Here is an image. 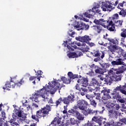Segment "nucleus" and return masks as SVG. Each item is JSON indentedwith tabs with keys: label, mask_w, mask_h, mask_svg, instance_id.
<instances>
[{
	"label": "nucleus",
	"mask_w": 126,
	"mask_h": 126,
	"mask_svg": "<svg viewBox=\"0 0 126 126\" xmlns=\"http://www.w3.org/2000/svg\"><path fill=\"white\" fill-rule=\"evenodd\" d=\"M49 85H46L45 87H43L42 89H41L39 91H37V93H39L40 96L43 98V101L46 102L48 101V96H46L45 95H47V93L48 92H50V94L53 95L56 93V91L59 89V90H61L62 89V83L61 82H57V81H54V83H52V84L51 83L49 84Z\"/></svg>",
	"instance_id": "nucleus-1"
},
{
	"label": "nucleus",
	"mask_w": 126,
	"mask_h": 126,
	"mask_svg": "<svg viewBox=\"0 0 126 126\" xmlns=\"http://www.w3.org/2000/svg\"><path fill=\"white\" fill-rule=\"evenodd\" d=\"M51 111L52 107L49 104H46L45 106L41 107L40 110L36 111V115L32 114V119L39 122V119H40V118H45V117H47Z\"/></svg>",
	"instance_id": "nucleus-2"
},
{
	"label": "nucleus",
	"mask_w": 126,
	"mask_h": 126,
	"mask_svg": "<svg viewBox=\"0 0 126 126\" xmlns=\"http://www.w3.org/2000/svg\"><path fill=\"white\" fill-rule=\"evenodd\" d=\"M126 88V84H125V85L124 86L120 85V86H118L114 89L113 93L111 94L112 95H113V99H117L118 100L122 99V96H121V95H120V93L118 91H120L122 94L126 95V91L125 90Z\"/></svg>",
	"instance_id": "nucleus-3"
},
{
	"label": "nucleus",
	"mask_w": 126,
	"mask_h": 126,
	"mask_svg": "<svg viewBox=\"0 0 126 126\" xmlns=\"http://www.w3.org/2000/svg\"><path fill=\"white\" fill-rule=\"evenodd\" d=\"M75 96L74 94L69 95L67 97H63V99L62 97H60L55 102V107H58L62 102H63V104L65 105H69L70 103H72L74 101Z\"/></svg>",
	"instance_id": "nucleus-4"
},
{
	"label": "nucleus",
	"mask_w": 126,
	"mask_h": 126,
	"mask_svg": "<svg viewBox=\"0 0 126 126\" xmlns=\"http://www.w3.org/2000/svg\"><path fill=\"white\" fill-rule=\"evenodd\" d=\"M68 76L69 77V79H67L65 78V77H61V80L56 81L57 82H61L62 85V87H64V85H63V83L65 84H69L70 82H71V79H75V78H78V74H74L72 73V72H68L67 73Z\"/></svg>",
	"instance_id": "nucleus-5"
},
{
	"label": "nucleus",
	"mask_w": 126,
	"mask_h": 126,
	"mask_svg": "<svg viewBox=\"0 0 126 126\" xmlns=\"http://www.w3.org/2000/svg\"><path fill=\"white\" fill-rule=\"evenodd\" d=\"M24 83V80H23V78H22L20 80V82H18V83H14L12 82V81H11L10 82L9 81H7L5 84V87H3L2 89L4 90H9V89L8 88H14L15 86H19L20 87Z\"/></svg>",
	"instance_id": "nucleus-6"
},
{
	"label": "nucleus",
	"mask_w": 126,
	"mask_h": 126,
	"mask_svg": "<svg viewBox=\"0 0 126 126\" xmlns=\"http://www.w3.org/2000/svg\"><path fill=\"white\" fill-rule=\"evenodd\" d=\"M101 108V111L97 110V113L95 114H93L94 115V116L92 119V122H95V123H97L99 126H102V120H103V119L100 117V115H102V114L104 113V111H105L104 107H102Z\"/></svg>",
	"instance_id": "nucleus-7"
},
{
	"label": "nucleus",
	"mask_w": 126,
	"mask_h": 126,
	"mask_svg": "<svg viewBox=\"0 0 126 126\" xmlns=\"http://www.w3.org/2000/svg\"><path fill=\"white\" fill-rule=\"evenodd\" d=\"M119 3V1H116L115 2V4H113L112 3L110 2L109 1H107L104 2L103 5L101 6V8L103 10V11H107V8L109 9H115V7L113 6V5H114V6H116L117 4Z\"/></svg>",
	"instance_id": "nucleus-8"
},
{
	"label": "nucleus",
	"mask_w": 126,
	"mask_h": 126,
	"mask_svg": "<svg viewBox=\"0 0 126 126\" xmlns=\"http://www.w3.org/2000/svg\"><path fill=\"white\" fill-rule=\"evenodd\" d=\"M101 93H103V96L101 98V100L104 104H106L107 103V101L110 100L112 98V97L111 95H110V90L107 89H104L102 91H101Z\"/></svg>",
	"instance_id": "nucleus-9"
},
{
	"label": "nucleus",
	"mask_w": 126,
	"mask_h": 126,
	"mask_svg": "<svg viewBox=\"0 0 126 126\" xmlns=\"http://www.w3.org/2000/svg\"><path fill=\"white\" fill-rule=\"evenodd\" d=\"M82 113L84 116L87 117L88 115H93L98 114L97 110H93V109H91L90 108H87V106L85 107L84 109H82Z\"/></svg>",
	"instance_id": "nucleus-10"
},
{
	"label": "nucleus",
	"mask_w": 126,
	"mask_h": 126,
	"mask_svg": "<svg viewBox=\"0 0 126 126\" xmlns=\"http://www.w3.org/2000/svg\"><path fill=\"white\" fill-rule=\"evenodd\" d=\"M77 105L78 106V109L81 111L82 110H84V108L87 106H89L88 102L84 99H80L77 101Z\"/></svg>",
	"instance_id": "nucleus-11"
},
{
	"label": "nucleus",
	"mask_w": 126,
	"mask_h": 126,
	"mask_svg": "<svg viewBox=\"0 0 126 126\" xmlns=\"http://www.w3.org/2000/svg\"><path fill=\"white\" fill-rule=\"evenodd\" d=\"M124 5L126 4V2L125 1H123L122 3H119L117 6V8L121 10V11L119 12V15H121V16L123 17H126V11L124 8H123L124 7Z\"/></svg>",
	"instance_id": "nucleus-12"
},
{
	"label": "nucleus",
	"mask_w": 126,
	"mask_h": 126,
	"mask_svg": "<svg viewBox=\"0 0 126 126\" xmlns=\"http://www.w3.org/2000/svg\"><path fill=\"white\" fill-rule=\"evenodd\" d=\"M75 28H79L80 30H88L89 29V25H86L83 23L81 24L78 23L75 26Z\"/></svg>",
	"instance_id": "nucleus-13"
},
{
	"label": "nucleus",
	"mask_w": 126,
	"mask_h": 126,
	"mask_svg": "<svg viewBox=\"0 0 126 126\" xmlns=\"http://www.w3.org/2000/svg\"><path fill=\"white\" fill-rule=\"evenodd\" d=\"M108 116L111 119H117L118 117V111L113 109L108 110Z\"/></svg>",
	"instance_id": "nucleus-14"
},
{
	"label": "nucleus",
	"mask_w": 126,
	"mask_h": 126,
	"mask_svg": "<svg viewBox=\"0 0 126 126\" xmlns=\"http://www.w3.org/2000/svg\"><path fill=\"white\" fill-rule=\"evenodd\" d=\"M77 83L82 84L83 87H87L88 85V79H87V78L82 77L81 79L77 80Z\"/></svg>",
	"instance_id": "nucleus-15"
},
{
	"label": "nucleus",
	"mask_w": 126,
	"mask_h": 126,
	"mask_svg": "<svg viewBox=\"0 0 126 126\" xmlns=\"http://www.w3.org/2000/svg\"><path fill=\"white\" fill-rule=\"evenodd\" d=\"M61 120H62V119L60 118H55L54 119V120H53L51 124V125H54V126H64V124H63V123H62V124H61Z\"/></svg>",
	"instance_id": "nucleus-16"
},
{
	"label": "nucleus",
	"mask_w": 126,
	"mask_h": 126,
	"mask_svg": "<svg viewBox=\"0 0 126 126\" xmlns=\"http://www.w3.org/2000/svg\"><path fill=\"white\" fill-rule=\"evenodd\" d=\"M113 77L114 81H121L122 80V77H123V75L121 73H117V71L114 74H112Z\"/></svg>",
	"instance_id": "nucleus-17"
},
{
	"label": "nucleus",
	"mask_w": 126,
	"mask_h": 126,
	"mask_svg": "<svg viewBox=\"0 0 126 126\" xmlns=\"http://www.w3.org/2000/svg\"><path fill=\"white\" fill-rule=\"evenodd\" d=\"M79 41H81V42H84L85 43H87V42H89V41H91V38L89 35H85L82 37H78Z\"/></svg>",
	"instance_id": "nucleus-18"
},
{
	"label": "nucleus",
	"mask_w": 126,
	"mask_h": 126,
	"mask_svg": "<svg viewBox=\"0 0 126 126\" xmlns=\"http://www.w3.org/2000/svg\"><path fill=\"white\" fill-rule=\"evenodd\" d=\"M123 59H118L116 61H113L111 62V64L112 65H121V64H124V62H123Z\"/></svg>",
	"instance_id": "nucleus-19"
},
{
	"label": "nucleus",
	"mask_w": 126,
	"mask_h": 126,
	"mask_svg": "<svg viewBox=\"0 0 126 126\" xmlns=\"http://www.w3.org/2000/svg\"><path fill=\"white\" fill-rule=\"evenodd\" d=\"M107 29L109 30V31H111V32H114L115 31V24L113 23L112 21H110V22L109 23V24L106 27Z\"/></svg>",
	"instance_id": "nucleus-20"
},
{
	"label": "nucleus",
	"mask_w": 126,
	"mask_h": 126,
	"mask_svg": "<svg viewBox=\"0 0 126 126\" xmlns=\"http://www.w3.org/2000/svg\"><path fill=\"white\" fill-rule=\"evenodd\" d=\"M70 45H67V48L69 50V51H74V49H76V48H77L76 44H75V42L74 41L70 44Z\"/></svg>",
	"instance_id": "nucleus-21"
},
{
	"label": "nucleus",
	"mask_w": 126,
	"mask_h": 126,
	"mask_svg": "<svg viewBox=\"0 0 126 126\" xmlns=\"http://www.w3.org/2000/svg\"><path fill=\"white\" fill-rule=\"evenodd\" d=\"M111 22V21H105L104 19H101V22L100 25L104 27V28H107V26L109 25V23Z\"/></svg>",
	"instance_id": "nucleus-22"
},
{
	"label": "nucleus",
	"mask_w": 126,
	"mask_h": 126,
	"mask_svg": "<svg viewBox=\"0 0 126 126\" xmlns=\"http://www.w3.org/2000/svg\"><path fill=\"white\" fill-rule=\"evenodd\" d=\"M91 84L93 86H95V85H96V86H100L101 85V83H100L99 81L96 80L95 78H94L92 79Z\"/></svg>",
	"instance_id": "nucleus-23"
},
{
	"label": "nucleus",
	"mask_w": 126,
	"mask_h": 126,
	"mask_svg": "<svg viewBox=\"0 0 126 126\" xmlns=\"http://www.w3.org/2000/svg\"><path fill=\"white\" fill-rule=\"evenodd\" d=\"M70 122L71 125L72 126L76 125L77 126H79V124H80V122L79 121L75 120L74 118H70Z\"/></svg>",
	"instance_id": "nucleus-24"
},
{
	"label": "nucleus",
	"mask_w": 126,
	"mask_h": 126,
	"mask_svg": "<svg viewBox=\"0 0 126 126\" xmlns=\"http://www.w3.org/2000/svg\"><path fill=\"white\" fill-rule=\"evenodd\" d=\"M108 49L112 54H114L115 52H117V50H118V46L117 45H110L109 46Z\"/></svg>",
	"instance_id": "nucleus-25"
},
{
	"label": "nucleus",
	"mask_w": 126,
	"mask_h": 126,
	"mask_svg": "<svg viewBox=\"0 0 126 126\" xmlns=\"http://www.w3.org/2000/svg\"><path fill=\"white\" fill-rule=\"evenodd\" d=\"M15 114L19 118H24L22 115V110L21 109H15Z\"/></svg>",
	"instance_id": "nucleus-26"
},
{
	"label": "nucleus",
	"mask_w": 126,
	"mask_h": 126,
	"mask_svg": "<svg viewBox=\"0 0 126 126\" xmlns=\"http://www.w3.org/2000/svg\"><path fill=\"white\" fill-rule=\"evenodd\" d=\"M67 57L69 58L74 59V58H78V55L75 52H69L67 55Z\"/></svg>",
	"instance_id": "nucleus-27"
},
{
	"label": "nucleus",
	"mask_w": 126,
	"mask_h": 126,
	"mask_svg": "<svg viewBox=\"0 0 126 126\" xmlns=\"http://www.w3.org/2000/svg\"><path fill=\"white\" fill-rule=\"evenodd\" d=\"M94 30L95 31V32H97V33H101L102 32V27L101 26H94Z\"/></svg>",
	"instance_id": "nucleus-28"
},
{
	"label": "nucleus",
	"mask_w": 126,
	"mask_h": 126,
	"mask_svg": "<svg viewBox=\"0 0 126 126\" xmlns=\"http://www.w3.org/2000/svg\"><path fill=\"white\" fill-rule=\"evenodd\" d=\"M78 112V111L75 109H71L70 110H69L68 111V113H69L70 115H71V116H76Z\"/></svg>",
	"instance_id": "nucleus-29"
},
{
	"label": "nucleus",
	"mask_w": 126,
	"mask_h": 126,
	"mask_svg": "<svg viewBox=\"0 0 126 126\" xmlns=\"http://www.w3.org/2000/svg\"><path fill=\"white\" fill-rule=\"evenodd\" d=\"M81 46V51H82V52H88L89 47H88V46H87L85 43H83Z\"/></svg>",
	"instance_id": "nucleus-30"
},
{
	"label": "nucleus",
	"mask_w": 126,
	"mask_h": 126,
	"mask_svg": "<svg viewBox=\"0 0 126 126\" xmlns=\"http://www.w3.org/2000/svg\"><path fill=\"white\" fill-rule=\"evenodd\" d=\"M76 117H77V119L79 121H83L84 120V116L82 114H81L79 111H78L77 115H76Z\"/></svg>",
	"instance_id": "nucleus-31"
},
{
	"label": "nucleus",
	"mask_w": 126,
	"mask_h": 126,
	"mask_svg": "<svg viewBox=\"0 0 126 126\" xmlns=\"http://www.w3.org/2000/svg\"><path fill=\"white\" fill-rule=\"evenodd\" d=\"M105 80L107 83L109 84V85L111 84V83L114 81V77H113V75L107 77Z\"/></svg>",
	"instance_id": "nucleus-32"
},
{
	"label": "nucleus",
	"mask_w": 126,
	"mask_h": 126,
	"mask_svg": "<svg viewBox=\"0 0 126 126\" xmlns=\"http://www.w3.org/2000/svg\"><path fill=\"white\" fill-rule=\"evenodd\" d=\"M80 91L81 95L82 96H84V95H85V93H88V89L85 88H81Z\"/></svg>",
	"instance_id": "nucleus-33"
},
{
	"label": "nucleus",
	"mask_w": 126,
	"mask_h": 126,
	"mask_svg": "<svg viewBox=\"0 0 126 126\" xmlns=\"http://www.w3.org/2000/svg\"><path fill=\"white\" fill-rule=\"evenodd\" d=\"M126 67L123 66L121 69H118L116 71V73L118 74V73H123L124 71H126Z\"/></svg>",
	"instance_id": "nucleus-34"
},
{
	"label": "nucleus",
	"mask_w": 126,
	"mask_h": 126,
	"mask_svg": "<svg viewBox=\"0 0 126 126\" xmlns=\"http://www.w3.org/2000/svg\"><path fill=\"white\" fill-rule=\"evenodd\" d=\"M95 72V73H98L99 74H104V70L101 67H98Z\"/></svg>",
	"instance_id": "nucleus-35"
},
{
	"label": "nucleus",
	"mask_w": 126,
	"mask_h": 126,
	"mask_svg": "<svg viewBox=\"0 0 126 126\" xmlns=\"http://www.w3.org/2000/svg\"><path fill=\"white\" fill-rule=\"evenodd\" d=\"M94 95L95 99L98 100L99 102H101V94L100 93H94Z\"/></svg>",
	"instance_id": "nucleus-36"
},
{
	"label": "nucleus",
	"mask_w": 126,
	"mask_h": 126,
	"mask_svg": "<svg viewBox=\"0 0 126 126\" xmlns=\"http://www.w3.org/2000/svg\"><path fill=\"white\" fill-rule=\"evenodd\" d=\"M123 20H121L115 21V23L116 24V26H117V27H121L122 25H123Z\"/></svg>",
	"instance_id": "nucleus-37"
},
{
	"label": "nucleus",
	"mask_w": 126,
	"mask_h": 126,
	"mask_svg": "<svg viewBox=\"0 0 126 126\" xmlns=\"http://www.w3.org/2000/svg\"><path fill=\"white\" fill-rule=\"evenodd\" d=\"M40 94L35 93L34 95L32 97V100L34 99L35 102H38V97H39Z\"/></svg>",
	"instance_id": "nucleus-38"
},
{
	"label": "nucleus",
	"mask_w": 126,
	"mask_h": 126,
	"mask_svg": "<svg viewBox=\"0 0 126 126\" xmlns=\"http://www.w3.org/2000/svg\"><path fill=\"white\" fill-rule=\"evenodd\" d=\"M23 106L24 107H26L28 111H29L30 110V105H29V103H28V101L26 100L25 103H23Z\"/></svg>",
	"instance_id": "nucleus-39"
},
{
	"label": "nucleus",
	"mask_w": 126,
	"mask_h": 126,
	"mask_svg": "<svg viewBox=\"0 0 126 126\" xmlns=\"http://www.w3.org/2000/svg\"><path fill=\"white\" fill-rule=\"evenodd\" d=\"M46 102H48V104H52V105H51V106H55V105H56V103L54 102V100L52 97H51L50 99H49L48 97V100H47Z\"/></svg>",
	"instance_id": "nucleus-40"
},
{
	"label": "nucleus",
	"mask_w": 126,
	"mask_h": 126,
	"mask_svg": "<svg viewBox=\"0 0 126 126\" xmlns=\"http://www.w3.org/2000/svg\"><path fill=\"white\" fill-rule=\"evenodd\" d=\"M90 104L92 106H93L94 108H96L97 107V102L94 99H91L90 100Z\"/></svg>",
	"instance_id": "nucleus-41"
},
{
	"label": "nucleus",
	"mask_w": 126,
	"mask_h": 126,
	"mask_svg": "<svg viewBox=\"0 0 126 126\" xmlns=\"http://www.w3.org/2000/svg\"><path fill=\"white\" fill-rule=\"evenodd\" d=\"M91 68H92V70H94L96 71V70L99 67L98 65H95V64H93L90 66Z\"/></svg>",
	"instance_id": "nucleus-42"
},
{
	"label": "nucleus",
	"mask_w": 126,
	"mask_h": 126,
	"mask_svg": "<svg viewBox=\"0 0 126 126\" xmlns=\"http://www.w3.org/2000/svg\"><path fill=\"white\" fill-rule=\"evenodd\" d=\"M122 31H123V32L121 33V36L124 38H126V29L124 30L122 29Z\"/></svg>",
	"instance_id": "nucleus-43"
},
{
	"label": "nucleus",
	"mask_w": 126,
	"mask_h": 126,
	"mask_svg": "<svg viewBox=\"0 0 126 126\" xmlns=\"http://www.w3.org/2000/svg\"><path fill=\"white\" fill-rule=\"evenodd\" d=\"M114 106V103L109 102L106 104V107L107 108V109H109V110H111L112 108H113Z\"/></svg>",
	"instance_id": "nucleus-44"
},
{
	"label": "nucleus",
	"mask_w": 126,
	"mask_h": 126,
	"mask_svg": "<svg viewBox=\"0 0 126 126\" xmlns=\"http://www.w3.org/2000/svg\"><path fill=\"white\" fill-rule=\"evenodd\" d=\"M114 105L113 106V109H114V110H116V111H119V110H120V108H121V107L120 106V104L117 103L115 104V103H114Z\"/></svg>",
	"instance_id": "nucleus-45"
},
{
	"label": "nucleus",
	"mask_w": 126,
	"mask_h": 126,
	"mask_svg": "<svg viewBox=\"0 0 126 126\" xmlns=\"http://www.w3.org/2000/svg\"><path fill=\"white\" fill-rule=\"evenodd\" d=\"M101 66L104 68V69H106V68H108L110 67V64L108 63H103L101 64Z\"/></svg>",
	"instance_id": "nucleus-46"
},
{
	"label": "nucleus",
	"mask_w": 126,
	"mask_h": 126,
	"mask_svg": "<svg viewBox=\"0 0 126 126\" xmlns=\"http://www.w3.org/2000/svg\"><path fill=\"white\" fill-rule=\"evenodd\" d=\"M102 19L97 20V19H94V23H95V24H96V25H101V22Z\"/></svg>",
	"instance_id": "nucleus-47"
},
{
	"label": "nucleus",
	"mask_w": 126,
	"mask_h": 126,
	"mask_svg": "<svg viewBox=\"0 0 126 126\" xmlns=\"http://www.w3.org/2000/svg\"><path fill=\"white\" fill-rule=\"evenodd\" d=\"M84 15L88 18H91V17H93V15L92 14L88 13L87 12H85Z\"/></svg>",
	"instance_id": "nucleus-48"
},
{
	"label": "nucleus",
	"mask_w": 126,
	"mask_h": 126,
	"mask_svg": "<svg viewBox=\"0 0 126 126\" xmlns=\"http://www.w3.org/2000/svg\"><path fill=\"white\" fill-rule=\"evenodd\" d=\"M99 58L103 59L105 58V52L104 51H99Z\"/></svg>",
	"instance_id": "nucleus-49"
},
{
	"label": "nucleus",
	"mask_w": 126,
	"mask_h": 126,
	"mask_svg": "<svg viewBox=\"0 0 126 126\" xmlns=\"http://www.w3.org/2000/svg\"><path fill=\"white\" fill-rule=\"evenodd\" d=\"M94 57L96 58H100V51H96L94 52Z\"/></svg>",
	"instance_id": "nucleus-50"
},
{
	"label": "nucleus",
	"mask_w": 126,
	"mask_h": 126,
	"mask_svg": "<svg viewBox=\"0 0 126 126\" xmlns=\"http://www.w3.org/2000/svg\"><path fill=\"white\" fill-rule=\"evenodd\" d=\"M123 123L121 121L117 123H115L114 122V125L113 126H123Z\"/></svg>",
	"instance_id": "nucleus-51"
},
{
	"label": "nucleus",
	"mask_w": 126,
	"mask_h": 126,
	"mask_svg": "<svg viewBox=\"0 0 126 126\" xmlns=\"http://www.w3.org/2000/svg\"><path fill=\"white\" fill-rule=\"evenodd\" d=\"M100 7V5L98 4H96L93 7V8L92 9V11H95L97 9V8H99Z\"/></svg>",
	"instance_id": "nucleus-52"
},
{
	"label": "nucleus",
	"mask_w": 126,
	"mask_h": 126,
	"mask_svg": "<svg viewBox=\"0 0 126 126\" xmlns=\"http://www.w3.org/2000/svg\"><path fill=\"white\" fill-rule=\"evenodd\" d=\"M13 119H11V120H10L9 121V123H10V124H11V125H12V124H13L14 123L13 122H15L16 121V119L14 118V116H13Z\"/></svg>",
	"instance_id": "nucleus-53"
},
{
	"label": "nucleus",
	"mask_w": 126,
	"mask_h": 126,
	"mask_svg": "<svg viewBox=\"0 0 126 126\" xmlns=\"http://www.w3.org/2000/svg\"><path fill=\"white\" fill-rule=\"evenodd\" d=\"M1 117H2V120H4L6 117L5 116V112L4 111H2L1 112Z\"/></svg>",
	"instance_id": "nucleus-54"
},
{
	"label": "nucleus",
	"mask_w": 126,
	"mask_h": 126,
	"mask_svg": "<svg viewBox=\"0 0 126 126\" xmlns=\"http://www.w3.org/2000/svg\"><path fill=\"white\" fill-rule=\"evenodd\" d=\"M107 126H114V121H111L109 123H108L106 124Z\"/></svg>",
	"instance_id": "nucleus-55"
},
{
	"label": "nucleus",
	"mask_w": 126,
	"mask_h": 126,
	"mask_svg": "<svg viewBox=\"0 0 126 126\" xmlns=\"http://www.w3.org/2000/svg\"><path fill=\"white\" fill-rule=\"evenodd\" d=\"M105 40H107V41H109V42H111L112 43H115V39H111L110 38L106 37L105 38Z\"/></svg>",
	"instance_id": "nucleus-56"
},
{
	"label": "nucleus",
	"mask_w": 126,
	"mask_h": 126,
	"mask_svg": "<svg viewBox=\"0 0 126 126\" xmlns=\"http://www.w3.org/2000/svg\"><path fill=\"white\" fill-rule=\"evenodd\" d=\"M113 19H119V14H115L113 15Z\"/></svg>",
	"instance_id": "nucleus-57"
},
{
	"label": "nucleus",
	"mask_w": 126,
	"mask_h": 126,
	"mask_svg": "<svg viewBox=\"0 0 126 126\" xmlns=\"http://www.w3.org/2000/svg\"><path fill=\"white\" fill-rule=\"evenodd\" d=\"M86 97L87 99H88V100H90V101H91V99H92V96H91L90 94H86Z\"/></svg>",
	"instance_id": "nucleus-58"
},
{
	"label": "nucleus",
	"mask_w": 126,
	"mask_h": 126,
	"mask_svg": "<svg viewBox=\"0 0 126 126\" xmlns=\"http://www.w3.org/2000/svg\"><path fill=\"white\" fill-rule=\"evenodd\" d=\"M36 78H37V77H35V76H31L29 78V80L30 81H32V80H35V79H36Z\"/></svg>",
	"instance_id": "nucleus-59"
},
{
	"label": "nucleus",
	"mask_w": 126,
	"mask_h": 126,
	"mask_svg": "<svg viewBox=\"0 0 126 126\" xmlns=\"http://www.w3.org/2000/svg\"><path fill=\"white\" fill-rule=\"evenodd\" d=\"M93 12H94V13H98V14H101V10L99 9L94 10V11H93Z\"/></svg>",
	"instance_id": "nucleus-60"
},
{
	"label": "nucleus",
	"mask_w": 126,
	"mask_h": 126,
	"mask_svg": "<svg viewBox=\"0 0 126 126\" xmlns=\"http://www.w3.org/2000/svg\"><path fill=\"white\" fill-rule=\"evenodd\" d=\"M120 122H122L123 123V124H126V118H122L120 120Z\"/></svg>",
	"instance_id": "nucleus-61"
},
{
	"label": "nucleus",
	"mask_w": 126,
	"mask_h": 126,
	"mask_svg": "<svg viewBox=\"0 0 126 126\" xmlns=\"http://www.w3.org/2000/svg\"><path fill=\"white\" fill-rule=\"evenodd\" d=\"M113 73H114V71H113V70H110L108 71V74H109V75H110V76H112V74H115Z\"/></svg>",
	"instance_id": "nucleus-62"
},
{
	"label": "nucleus",
	"mask_w": 126,
	"mask_h": 126,
	"mask_svg": "<svg viewBox=\"0 0 126 126\" xmlns=\"http://www.w3.org/2000/svg\"><path fill=\"white\" fill-rule=\"evenodd\" d=\"M11 126H20L19 124L17 123V122H14L12 124H11Z\"/></svg>",
	"instance_id": "nucleus-63"
},
{
	"label": "nucleus",
	"mask_w": 126,
	"mask_h": 126,
	"mask_svg": "<svg viewBox=\"0 0 126 126\" xmlns=\"http://www.w3.org/2000/svg\"><path fill=\"white\" fill-rule=\"evenodd\" d=\"M94 62H95V63H97V62H99V61H101V58L100 57H97L96 58H95L94 60Z\"/></svg>",
	"instance_id": "nucleus-64"
}]
</instances>
